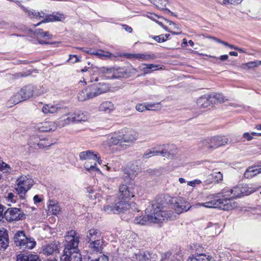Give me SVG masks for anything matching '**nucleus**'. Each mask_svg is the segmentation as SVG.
<instances>
[{
    "instance_id": "a18cd8bd",
    "label": "nucleus",
    "mask_w": 261,
    "mask_h": 261,
    "mask_svg": "<svg viewBox=\"0 0 261 261\" xmlns=\"http://www.w3.org/2000/svg\"><path fill=\"white\" fill-rule=\"evenodd\" d=\"M241 188V196L249 195L254 192V190H249V188L247 185H240Z\"/></svg>"
},
{
    "instance_id": "bb28decb",
    "label": "nucleus",
    "mask_w": 261,
    "mask_h": 261,
    "mask_svg": "<svg viewBox=\"0 0 261 261\" xmlns=\"http://www.w3.org/2000/svg\"><path fill=\"white\" fill-rule=\"evenodd\" d=\"M223 179V175L221 172H215L208 175L206 177V183L211 184L213 182H218Z\"/></svg>"
},
{
    "instance_id": "4468645a",
    "label": "nucleus",
    "mask_w": 261,
    "mask_h": 261,
    "mask_svg": "<svg viewBox=\"0 0 261 261\" xmlns=\"http://www.w3.org/2000/svg\"><path fill=\"white\" fill-rule=\"evenodd\" d=\"M5 218L8 221H18L20 220L22 217L21 211L17 208H12L8 209L5 213Z\"/></svg>"
},
{
    "instance_id": "393cba45",
    "label": "nucleus",
    "mask_w": 261,
    "mask_h": 261,
    "mask_svg": "<svg viewBox=\"0 0 261 261\" xmlns=\"http://www.w3.org/2000/svg\"><path fill=\"white\" fill-rule=\"evenodd\" d=\"M119 190V196L120 198L125 200L134 196L130 191L127 186L125 185H120Z\"/></svg>"
},
{
    "instance_id": "c756f323",
    "label": "nucleus",
    "mask_w": 261,
    "mask_h": 261,
    "mask_svg": "<svg viewBox=\"0 0 261 261\" xmlns=\"http://www.w3.org/2000/svg\"><path fill=\"white\" fill-rule=\"evenodd\" d=\"M34 90V87L31 85L27 86L20 89L25 100L29 99L33 96Z\"/></svg>"
},
{
    "instance_id": "473e14b6",
    "label": "nucleus",
    "mask_w": 261,
    "mask_h": 261,
    "mask_svg": "<svg viewBox=\"0 0 261 261\" xmlns=\"http://www.w3.org/2000/svg\"><path fill=\"white\" fill-rule=\"evenodd\" d=\"M211 257L205 254L201 253L195 256L189 257L187 261H211Z\"/></svg>"
},
{
    "instance_id": "ea45409f",
    "label": "nucleus",
    "mask_w": 261,
    "mask_h": 261,
    "mask_svg": "<svg viewBox=\"0 0 261 261\" xmlns=\"http://www.w3.org/2000/svg\"><path fill=\"white\" fill-rule=\"evenodd\" d=\"M169 25L171 26V28L169 30L165 28L166 30L170 32L171 33L175 35H179L181 33L178 25L173 23L172 21H169Z\"/></svg>"
},
{
    "instance_id": "e2e57ef3",
    "label": "nucleus",
    "mask_w": 261,
    "mask_h": 261,
    "mask_svg": "<svg viewBox=\"0 0 261 261\" xmlns=\"http://www.w3.org/2000/svg\"><path fill=\"white\" fill-rule=\"evenodd\" d=\"M9 26V23L5 21L0 20V27L1 28H5Z\"/></svg>"
},
{
    "instance_id": "cd10ccee",
    "label": "nucleus",
    "mask_w": 261,
    "mask_h": 261,
    "mask_svg": "<svg viewBox=\"0 0 261 261\" xmlns=\"http://www.w3.org/2000/svg\"><path fill=\"white\" fill-rule=\"evenodd\" d=\"M72 116L73 117V123L75 122H80L82 121H86L88 119L89 116L86 113L82 111L77 112H72Z\"/></svg>"
},
{
    "instance_id": "0eeeda50",
    "label": "nucleus",
    "mask_w": 261,
    "mask_h": 261,
    "mask_svg": "<svg viewBox=\"0 0 261 261\" xmlns=\"http://www.w3.org/2000/svg\"><path fill=\"white\" fill-rule=\"evenodd\" d=\"M15 245L20 249H32L36 245V242L33 239L27 238L23 231H17L14 236Z\"/></svg>"
},
{
    "instance_id": "7c9ffc66",
    "label": "nucleus",
    "mask_w": 261,
    "mask_h": 261,
    "mask_svg": "<svg viewBox=\"0 0 261 261\" xmlns=\"http://www.w3.org/2000/svg\"><path fill=\"white\" fill-rule=\"evenodd\" d=\"M259 171L258 167H249L244 173V176L246 178H250L258 173H260V172Z\"/></svg>"
},
{
    "instance_id": "37998d69",
    "label": "nucleus",
    "mask_w": 261,
    "mask_h": 261,
    "mask_svg": "<svg viewBox=\"0 0 261 261\" xmlns=\"http://www.w3.org/2000/svg\"><path fill=\"white\" fill-rule=\"evenodd\" d=\"M123 76V73L120 68H113V72L112 75H109V79H117Z\"/></svg>"
},
{
    "instance_id": "f8f14e48",
    "label": "nucleus",
    "mask_w": 261,
    "mask_h": 261,
    "mask_svg": "<svg viewBox=\"0 0 261 261\" xmlns=\"http://www.w3.org/2000/svg\"><path fill=\"white\" fill-rule=\"evenodd\" d=\"M35 128L41 132H54L57 129L55 121L46 120L36 123L35 125Z\"/></svg>"
},
{
    "instance_id": "f03ea898",
    "label": "nucleus",
    "mask_w": 261,
    "mask_h": 261,
    "mask_svg": "<svg viewBox=\"0 0 261 261\" xmlns=\"http://www.w3.org/2000/svg\"><path fill=\"white\" fill-rule=\"evenodd\" d=\"M220 194H211L207 196L204 202L198 203L194 206L198 207L203 206L206 208H219L224 210H229L235 208L237 204L232 202L227 198H221Z\"/></svg>"
},
{
    "instance_id": "a211bd4d",
    "label": "nucleus",
    "mask_w": 261,
    "mask_h": 261,
    "mask_svg": "<svg viewBox=\"0 0 261 261\" xmlns=\"http://www.w3.org/2000/svg\"><path fill=\"white\" fill-rule=\"evenodd\" d=\"M136 204L135 203H132L130 204L127 203L125 201H120L116 204L115 206V213H120L121 212H125L128 209L132 208L133 210V207L134 209L138 212L139 210L137 208L135 207Z\"/></svg>"
},
{
    "instance_id": "ddd939ff",
    "label": "nucleus",
    "mask_w": 261,
    "mask_h": 261,
    "mask_svg": "<svg viewBox=\"0 0 261 261\" xmlns=\"http://www.w3.org/2000/svg\"><path fill=\"white\" fill-rule=\"evenodd\" d=\"M72 112H68L62 115L59 118L55 121L57 128H62L68 125L73 123Z\"/></svg>"
},
{
    "instance_id": "3c124183",
    "label": "nucleus",
    "mask_w": 261,
    "mask_h": 261,
    "mask_svg": "<svg viewBox=\"0 0 261 261\" xmlns=\"http://www.w3.org/2000/svg\"><path fill=\"white\" fill-rule=\"evenodd\" d=\"M136 109L140 112H144L146 110V102L143 103L138 104L136 106Z\"/></svg>"
},
{
    "instance_id": "864d4df0",
    "label": "nucleus",
    "mask_w": 261,
    "mask_h": 261,
    "mask_svg": "<svg viewBox=\"0 0 261 261\" xmlns=\"http://www.w3.org/2000/svg\"><path fill=\"white\" fill-rule=\"evenodd\" d=\"M68 61L72 63H75L80 61V59L76 55H70Z\"/></svg>"
},
{
    "instance_id": "338daca9",
    "label": "nucleus",
    "mask_w": 261,
    "mask_h": 261,
    "mask_svg": "<svg viewBox=\"0 0 261 261\" xmlns=\"http://www.w3.org/2000/svg\"><path fill=\"white\" fill-rule=\"evenodd\" d=\"M230 3L232 4H240L243 0H230Z\"/></svg>"
},
{
    "instance_id": "b1692460",
    "label": "nucleus",
    "mask_w": 261,
    "mask_h": 261,
    "mask_svg": "<svg viewBox=\"0 0 261 261\" xmlns=\"http://www.w3.org/2000/svg\"><path fill=\"white\" fill-rule=\"evenodd\" d=\"M86 237L88 242L102 238L101 232L98 229L95 228L89 230L87 233Z\"/></svg>"
},
{
    "instance_id": "9b49d317",
    "label": "nucleus",
    "mask_w": 261,
    "mask_h": 261,
    "mask_svg": "<svg viewBox=\"0 0 261 261\" xmlns=\"http://www.w3.org/2000/svg\"><path fill=\"white\" fill-rule=\"evenodd\" d=\"M215 98L219 100L220 102H224L222 100V98L221 97V95L220 94H216L212 96L210 94H205L204 95L200 97H199L197 100V104L199 108H205L208 107L211 102V99L212 98Z\"/></svg>"
},
{
    "instance_id": "20e7f679",
    "label": "nucleus",
    "mask_w": 261,
    "mask_h": 261,
    "mask_svg": "<svg viewBox=\"0 0 261 261\" xmlns=\"http://www.w3.org/2000/svg\"><path fill=\"white\" fill-rule=\"evenodd\" d=\"M79 158L81 160H86L84 167L87 171L95 170L101 172L99 168L96 167V162L99 165L102 163L97 152L90 150L84 151L80 153Z\"/></svg>"
},
{
    "instance_id": "0e129e2a",
    "label": "nucleus",
    "mask_w": 261,
    "mask_h": 261,
    "mask_svg": "<svg viewBox=\"0 0 261 261\" xmlns=\"http://www.w3.org/2000/svg\"><path fill=\"white\" fill-rule=\"evenodd\" d=\"M33 200L35 203H39L42 201V199L37 195L34 196Z\"/></svg>"
},
{
    "instance_id": "774afa93",
    "label": "nucleus",
    "mask_w": 261,
    "mask_h": 261,
    "mask_svg": "<svg viewBox=\"0 0 261 261\" xmlns=\"http://www.w3.org/2000/svg\"><path fill=\"white\" fill-rule=\"evenodd\" d=\"M187 45V40L186 38H184L182 39V43H181V47H186Z\"/></svg>"
},
{
    "instance_id": "e433bc0d",
    "label": "nucleus",
    "mask_w": 261,
    "mask_h": 261,
    "mask_svg": "<svg viewBox=\"0 0 261 261\" xmlns=\"http://www.w3.org/2000/svg\"><path fill=\"white\" fill-rule=\"evenodd\" d=\"M95 56L102 60L109 59L113 56L111 53L102 50L95 51Z\"/></svg>"
},
{
    "instance_id": "c9c22d12",
    "label": "nucleus",
    "mask_w": 261,
    "mask_h": 261,
    "mask_svg": "<svg viewBox=\"0 0 261 261\" xmlns=\"http://www.w3.org/2000/svg\"><path fill=\"white\" fill-rule=\"evenodd\" d=\"M164 151H162L161 152L158 151L155 149V148H152L150 149H148L146 150V151L144 153V154L143 155V159L144 160L149 159V158L154 156L156 155L159 153L163 154Z\"/></svg>"
},
{
    "instance_id": "a878e982",
    "label": "nucleus",
    "mask_w": 261,
    "mask_h": 261,
    "mask_svg": "<svg viewBox=\"0 0 261 261\" xmlns=\"http://www.w3.org/2000/svg\"><path fill=\"white\" fill-rule=\"evenodd\" d=\"M89 247L93 252H101L103 244V239H98L88 242Z\"/></svg>"
},
{
    "instance_id": "8fccbe9b",
    "label": "nucleus",
    "mask_w": 261,
    "mask_h": 261,
    "mask_svg": "<svg viewBox=\"0 0 261 261\" xmlns=\"http://www.w3.org/2000/svg\"><path fill=\"white\" fill-rule=\"evenodd\" d=\"M144 66H145V67L143 69L144 70L145 69H151L152 71H155L159 69V66L158 65L145 64Z\"/></svg>"
},
{
    "instance_id": "f704fd0d",
    "label": "nucleus",
    "mask_w": 261,
    "mask_h": 261,
    "mask_svg": "<svg viewBox=\"0 0 261 261\" xmlns=\"http://www.w3.org/2000/svg\"><path fill=\"white\" fill-rule=\"evenodd\" d=\"M261 65V61L256 60L254 61H250L248 63H246L243 64L241 65L242 68L244 69H249L251 68H254L255 67H258V66Z\"/></svg>"
},
{
    "instance_id": "2f4dec72",
    "label": "nucleus",
    "mask_w": 261,
    "mask_h": 261,
    "mask_svg": "<svg viewBox=\"0 0 261 261\" xmlns=\"http://www.w3.org/2000/svg\"><path fill=\"white\" fill-rule=\"evenodd\" d=\"M17 261H40L38 255L34 254L18 255Z\"/></svg>"
},
{
    "instance_id": "052dcab7",
    "label": "nucleus",
    "mask_w": 261,
    "mask_h": 261,
    "mask_svg": "<svg viewBox=\"0 0 261 261\" xmlns=\"http://www.w3.org/2000/svg\"><path fill=\"white\" fill-rule=\"evenodd\" d=\"M243 138L246 139L248 141H250L253 139V137L252 136L251 134L249 133H245L243 135Z\"/></svg>"
},
{
    "instance_id": "13d9d810",
    "label": "nucleus",
    "mask_w": 261,
    "mask_h": 261,
    "mask_svg": "<svg viewBox=\"0 0 261 261\" xmlns=\"http://www.w3.org/2000/svg\"><path fill=\"white\" fill-rule=\"evenodd\" d=\"M95 261H109L108 257L105 255H101L97 258L94 259Z\"/></svg>"
},
{
    "instance_id": "de8ad7c7",
    "label": "nucleus",
    "mask_w": 261,
    "mask_h": 261,
    "mask_svg": "<svg viewBox=\"0 0 261 261\" xmlns=\"http://www.w3.org/2000/svg\"><path fill=\"white\" fill-rule=\"evenodd\" d=\"M100 71L105 74L107 78L109 79V75H112L113 72V68L102 67L100 68Z\"/></svg>"
},
{
    "instance_id": "dca6fc26",
    "label": "nucleus",
    "mask_w": 261,
    "mask_h": 261,
    "mask_svg": "<svg viewBox=\"0 0 261 261\" xmlns=\"http://www.w3.org/2000/svg\"><path fill=\"white\" fill-rule=\"evenodd\" d=\"M33 34L36 35L39 42L41 44H48L47 40L53 37V35L48 32H43L41 29H35L33 31Z\"/></svg>"
},
{
    "instance_id": "a19ab883",
    "label": "nucleus",
    "mask_w": 261,
    "mask_h": 261,
    "mask_svg": "<svg viewBox=\"0 0 261 261\" xmlns=\"http://www.w3.org/2000/svg\"><path fill=\"white\" fill-rule=\"evenodd\" d=\"M77 99L81 101H84L90 99L87 88L83 89L78 93Z\"/></svg>"
},
{
    "instance_id": "49530a36",
    "label": "nucleus",
    "mask_w": 261,
    "mask_h": 261,
    "mask_svg": "<svg viewBox=\"0 0 261 261\" xmlns=\"http://www.w3.org/2000/svg\"><path fill=\"white\" fill-rule=\"evenodd\" d=\"M5 198L8 202L10 203L8 204L9 205L12 203H15L17 200V196L12 192L8 193Z\"/></svg>"
},
{
    "instance_id": "4c0bfd02",
    "label": "nucleus",
    "mask_w": 261,
    "mask_h": 261,
    "mask_svg": "<svg viewBox=\"0 0 261 261\" xmlns=\"http://www.w3.org/2000/svg\"><path fill=\"white\" fill-rule=\"evenodd\" d=\"M158 8L161 9H166L168 3V0H150Z\"/></svg>"
},
{
    "instance_id": "412c9836",
    "label": "nucleus",
    "mask_w": 261,
    "mask_h": 261,
    "mask_svg": "<svg viewBox=\"0 0 261 261\" xmlns=\"http://www.w3.org/2000/svg\"><path fill=\"white\" fill-rule=\"evenodd\" d=\"M59 244L52 243L44 246L43 248V253L47 255H50L59 253Z\"/></svg>"
},
{
    "instance_id": "9d476101",
    "label": "nucleus",
    "mask_w": 261,
    "mask_h": 261,
    "mask_svg": "<svg viewBox=\"0 0 261 261\" xmlns=\"http://www.w3.org/2000/svg\"><path fill=\"white\" fill-rule=\"evenodd\" d=\"M90 99L109 91V88L106 84H93L87 88Z\"/></svg>"
},
{
    "instance_id": "58836bf2",
    "label": "nucleus",
    "mask_w": 261,
    "mask_h": 261,
    "mask_svg": "<svg viewBox=\"0 0 261 261\" xmlns=\"http://www.w3.org/2000/svg\"><path fill=\"white\" fill-rule=\"evenodd\" d=\"M154 58L153 55L147 54H136V59L140 61H148Z\"/></svg>"
},
{
    "instance_id": "69168bd1",
    "label": "nucleus",
    "mask_w": 261,
    "mask_h": 261,
    "mask_svg": "<svg viewBox=\"0 0 261 261\" xmlns=\"http://www.w3.org/2000/svg\"><path fill=\"white\" fill-rule=\"evenodd\" d=\"M124 56L126 57L128 59H136V54H126L124 55Z\"/></svg>"
},
{
    "instance_id": "f3484780",
    "label": "nucleus",
    "mask_w": 261,
    "mask_h": 261,
    "mask_svg": "<svg viewBox=\"0 0 261 261\" xmlns=\"http://www.w3.org/2000/svg\"><path fill=\"white\" fill-rule=\"evenodd\" d=\"M63 109L64 107H61L60 105L49 103L44 105L42 108L41 111L44 114H52L58 113Z\"/></svg>"
},
{
    "instance_id": "c03bdc74",
    "label": "nucleus",
    "mask_w": 261,
    "mask_h": 261,
    "mask_svg": "<svg viewBox=\"0 0 261 261\" xmlns=\"http://www.w3.org/2000/svg\"><path fill=\"white\" fill-rule=\"evenodd\" d=\"M12 170L10 166L3 161H0V170L4 173H10Z\"/></svg>"
},
{
    "instance_id": "5fc2aeb1",
    "label": "nucleus",
    "mask_w": 261,
    "mask_h": 261,
    "mask_svg": "<svg viewBox=\"0 0 261 261\" xmlns=\"http://www.w3.org/2000/svg\"><path fill=\"white\" fill-rule=\"evenodd\" d=\"M201 183V181L198 179L194 180L189 181L187 185L189 186L194 187L196 185H199Z\"/></svg>"
},
{
    "instance_id": "5701e85b",
    "label": "nucleus",
    "mask_w": 261,
    "mask_h": 261,
    "mask_svg": "<svg viewBox=\"0 0 261 261\" xmlns=\"http://www.w3.org/2000/svg\"><path fill=\"white\" fill-rule=\"evenodd\" d=\"M61 211L59 203L54 200H49L47 203V214L48 215H56Z\"/></svg>"
},
{
    "instance_id": "72a5a7b5",
    "label": "nucleus",
    "mask_w": 261,
    "mask_h": 261,
    "mask_svg": "<svg viewBox=\"0 0 261 261\" xmlns=\"http://www.w3.org/2000/svg\"><path fill=\"white\" fill-rule=\"evenodd\" d=\"M25 100L20 90L16 93L10 99V101L13 105H16L21 101Z\"/></svg>"
},
{
    "instance_id": "603ef678",
    "label": "nucleus",
    "mask_w": 261,
    "mask_h": 261,
    "mask_svg": "<svg viewBox=\"0 0 261 261\" xmlns=\"http://www.w3.org/2000/svg\"><path fill=\"white\" fill-rule=\"evenodd\" d=\"M115 206L113 207L111 205H107L103 207V211L107 213H115Z\"/></svg>"
},
{
    "instance_id": "c85d7f7f",
    "label": "nucleus",
    "mask_w": 261,
    "mask_h": 261,
    "mask_svg": "<svg viewBox=\"0 0 261 261\" xmlns=\"http://www.w3.org/2000/svg\"><path fill=\"white\" fill-rule=\"evenodd\" d=\"M150 215H148L147 216H140L136 217L134 219V223L137 224L141 225H147L151 222Z\"/></svg>"
},
{
    "instance_id": "4be33fe9",
    "label": "nucleus",
    "mask_w": 261,
    "mask_h": 261,
    "mask_svg": "<svg viewBox=\"0 0 261 261\" xmlns=\"http://www.w3.org/2000/svg\"><path fill=\"white\" fill-rule=\"evenodd\" d=\"M115 110L114 105L110 101L102 102L98 107V111L105 113H112Z\"/></svg>"
},
{
    "instance_id": "79ce46f5",
    "label": "nucleus",
    "mask_w": 261,
    "mask_h": 261,
    "mask_svg": "<svg viewBox=\"0 0 261 261\" xmlns=\"http://www.w3.org/2000/svg\"><path fill=\"white\" fill-rule=\"evenodd\" d=\"M146 110L155 111L161 109V103L146 102Z\"/></svg>"
},
{
    "instance_id": "f257e3e1",
    "label": "nucleus",
    "mask_w": 261,
    "mask_h": 261,
    "mask_svg": "<svg viewBox=\"0 0 261 261\" xmlns=\"http://www.w3.org/2000/svg\"><path fill=\"white\" fill-rule=\"evenodd\" d=\"M80 237L74 230L69 231L65 236L64 254L61 257V261H82L81 254L77 247Z\"/></svg>"
},
{
    "instance_id": "7ed1b4c3",
    "label": "nucleus",
    "mask_w": 261,
    "mask_h": 261,
    "mask_svg": "<svg viewBox=\"0 0 261 261\" xmlns=\"http://www.w3.org/2000/svg\"><path fill=\"white\" fill-rule=\"evenodd\" d=\"M151 222L158 223L166 220H173L176 218V215L170 210H164V207L158 203L152 204V209L150 214Z\"/></svg>"
},
{
    "instance_id": "bf43d9fd",
    "label": "nucleus",
    "mask_w": 261,
    "mask_h": 261,
    "mask_svg": "<svg viewBox=\"0 0 261 261\" xmlns=\"http://www.w3.org/2000/svg\"><path fill=\"white\" fill-rule=\"evenodd\" d=\"M153 39L158 42H165V39L163 35H161L157 36H154Z\"/></svg>"
},
{
    "instance_id": "423d86ee",
    "label": "nucleus",
    "mask_w": 261,
    "mask_h": 261,
    "mask_svg": "<svg viewBox=\"0 0 261 261\" xmlns=\"http://www.w3.org/2000/svg\"><path fill=\"white\" fill-rule=\"evenodd\" d=\"M34 184V181L29 175H22L19 177L15 184V190L21 199H24L27 192Z\"/></svg>"
},
{
    "instance_id": "680f3d73",
    "label": "nucleus",
    "mask_w": 261,
    "mask_h": 261,
    "mask_svg": "<svg viewBox=\"0 0 261 261\" xmlns=\"http://www.w3.org/2000/svg\"><path fill=\"white\" fill-rule=\"evenodd\" d=\"M122 28L123 29H124L126 32H128L129 33H132V31H133V29L132 28L129 27V26H128L126 24H123L122 25Z\"/></svg>"
},
{
    "instance_id": "09e8293b",
    "label": "nucleus",
    "mask_w": 261,
    "mask_h": 261,
    "mask_svg": "<svg viewBox=\"0 0 261 261\" xmlns=\"http://www.w3.org/2000/svg\"><path fill=\"white\" fill-rule=\"evenodd\" d=\"M33 140H35L36 141V142H37L38 139L37 137H34V138H32V139H31L30 141L31 144H32V145L33 144H34V145L36 144V145L37 146H38L39 148H42V147H44V145L43 144V141L39 140V142H36H36L35 141H34ZM34 147L36 148H37L36 146H35V145H34Z\"/></svg>"
},
{
    "instance_id": "4d7b16f0",
    "label": "nucleus",
    "mask_w": 261,
    "mask_h": 261,
    "mask_svg": "<svg viewBox=\"0 0 261 261\" xmlns=\"http://www.w3.org/2000/svg\"><path fill=\"white\" fill-rule=\"evenodd\" d=\"M88 192H89V195H88V197L91 199H95L97 197V193H95V194L92 195V194H94V191L92 189H90L89 190H88Z\"/></svg>"
},
{
    "instance_id": "6e6552de",
    "label": "nucleus",
    "mask_w": 261,
    "mask_h": 261,
    "mask_svg": "<svg viewBox=\"0 0 261 261\" xmlns=\"http://www.w3.org/2000/svg\"><path fill=\"white\" fill-rule=\"evenodd\" d=\"M228 139L224 136H218L207 138L200 141L199 145L201 147L214 150L227 144Z\"/></svg>"
},
{
    "instance_id": "39448f33",
    "label": "nucleus",
    "mask_w": 261,
    "mask_h": 261,
    "mask_svg": "<svg viewBox=\"0 0 261 261\" xmlns=\"http://www.w3.org/2000/svg\"><path fill=\"white\" fill-rule=\"evenodd\" d=\"M21 8L31 18L43 19L38 23L36 26L39 25L41 22H48L56 21H61L64 19V16L62 14L58 12L53 13L50 15H46L43 12H36L29 10L23 6H20Z\"/></svg>"
},
{
    "instance_id": "2eb2a0df",
    "label": "nucleus",
    "mask_w": 261,
    "mask_h": 261,
    "mask_svg": "<svg viewBox=\"0 0 261 261\" xmlns=\"http://www.w3.org/2000/svg\"><path fill=\"white\" fill-rule=\"evenodd\" d=\"M121 130L124 143H132L137 139V134L133 130L126 128Z\"/></svg>"
},
{
    "instance_id": "6e6d98bb",
    "label": "nucleus",
    "mask_w": 261,
    "mask_h": 261,
    "mask_svg": "<svg viewBox=\"0 0 261 261\" xmlns=\"http://www.w3.org/2000/svg\"><path fill=\"white\" fill-rule=\"evenodd\" d=\"M206 56L211 57V58H218V59H219L222 61H227L228 59V56L227 55H222V56H220L219 58H217L216 57L213 56L206 55Z\"/></svg>"
},
{
    "instance_id": "6ab92c4d",
    "label": "nucleus",
    "mask_w": 261,
    "mask_h": 261,
    "mask_svg": "<svg viewBox=\"0 0 261 261\" xmlns=\"http://www.w3.org/2000/svg\"><path fill=\"white\" fill-rule=\"evenodd\" d=\"M108 142L111 145L121 144L124 143L122 130L121 129L112 134L108 140Z\"/></svg>"
},
{
    "instance_id": "1a4fd4ad",
    "label": "nucleus",
    "mask_w": 261,
    "mask_h": 261,
    "mask_svg": "<svg viewBox=\"0 0 261 261\" xmlns=\"http://www.w3.org/2000/svg\"><path fill=\"white\" fill-rule=\"evenodd\" d=\"M170 203L176 215L187 212L191 207L190 203L182 197L172 198Z\"/></svg>"
},
{
    "instance_id": "aec40b11",
    "label": "nucleus",
    "mask_w": 261,
    "mask_h": 261,
    "mask_svg": "<svg viewBox=\"0 0 261 261\" xmlns=\"http://www.w3.org/2000/svg\"><path fill=\"white\" fill-rule=\"evenodd\" d=\"M227 192L230 193V194H226V192H223L222 193V196L223 197H226L227 199H230L232 202H234V201L232 200L231 199L240 197L241 196L240 186L239 185L237 187H234ZM235 203L237 204L236 202Z\"/></svg>"
}]
</instances>
